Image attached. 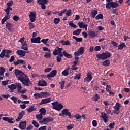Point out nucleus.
Wrapping results in <instances>:
<instances>
[{
    "instance_id": "nucleus-1",
    "label": "nucleus",
    "mask_w": 130,
    "mask_h": 130,
    "mask_svg": "<svg viewBox=\"0 0 130 130\" xmlns=\"http://www.w3.org/2000/svg\"><path fill=\"white\" fill-rule=\"evenodd\" d=\"M14 74L17 77V80H20L22 85L28 87L31 83L29 78L26 75L24 72L19 70V69H15Z\"/></svg>"
},
{
    "instance_id": "nucleus-2",
    "label": "nucleus",
    "mask_w": 130,
    "mask_h": 130,
    "mask_svg": "<svg viewBox=\"0 0 130 130\" xmlns=\"http://www.w3.org/2000/svg\"><path fill=\"white\" fill-rule=\"evenodd\" d=\"M111 54L109 51H106L105 52H102V54H97L96 57L99 60L102 59L103 60L108 59L110 57Z\"/></svg>"
},
{
    "instance_id": "nucleus-3",
    "label": "nucleus",
    "mask_w": 130,
    "mask_h": 130,
    "mask_svg": "<svg viewBox=\"0 0 130 130\" xmlns=\"http://www.w3.org/2000/svg\"><path fill=\"white\" fill-rule=\"evenodd\" d=\"M62 50H63L62 48H60L58 46H57V47H56L55 49L53 52V54L54 55H58V56H61V57H63V55L62 53L61 52V51Z\"/></svg>"
},
{
    "instance_id": "nucleus-4",
    "label": "nucleus",
    "mask_w": 130,
    "mask_h": 130,
    "mask_svg": "<svg viewBox=\"0 0 130 130\" xmlns=\"http://www.w3.org/2000/svg\"><path fill=\"white\" fill-rule=\"evenodd\" d=\"M52 105L53 106V108L57 111H60L64 108V106L61 104H59L57 102L52 103Z\"/></svg>"
},
{
    "instance_id": "nucleus-5",
    "label": "nucleus",
    "mask_w": 130,
    "mask_h": 130,
    "mask_svg": "<svg viewBox=\"0 0 130 130\" xmlns=\"http://www.w3.org/2000/svg\"><path fill=\"white\" fill-rule=\"evenodd\" d=\"M54 118L52 117L44 118L42 120L39 121V123L41 124H47L48 122L53 121Z\"/></svg>"
},
{
    "instance_id": "nucleus-6",
    "label": "nucleus",
    "mask_w": 130,
    "mask_h": 130,
    "mask_svg": "<svg viewBox=\"0 0 130 130\" xmlns=\"http://www.w3.org/2000/svg\"><path fill=\"white\" fill-rule=\"evenodd\" d=\"M85 49H84V47L82 46L80 47L77 51H76L74 52V56H80L83 54L84 52Z\"/></svg>"
},
{
    "instance_id": "nucleus-7",
    "label": "nucleus",
    "mask_w": 130,
    "mask_h": 130,
    "mask_svg": "<svg viewBox=\"0 0 130 130\" xmlns=\"http://www.w3.org/2000/svg\"><path fill=\"white\" fill-rule=\"evenodd\" d=\"M57 73V71L56 70H52V72H50L49 74H47V75H43L45 78H51V77H55Z\"/></svg>"
},
{
    "instance_id": "nucleus-8",
    "label": "nucleus",
    "mask_w": 130,
    "mask_h": 130,
    "mask_svg": "<svg viewBox=\"0 0 130 130\" xmlns=\"http://www.w3.org/2000/svg\"><path fill=\"white\" fill-rule=\"evenodd\" d=\"M29 17L31 22H34L36 21V13L35 11L31 12L29 15Z\"/></svg>"
},
{
    "instance_id": "nucleus-9",
    "label": "nucleus",
    "mask_w": 130,
    "mask_h": 130,
    "mask_svg": "<svg viewBox=\"0 0 130 130\" xmlns=\"http://www.w3.org/2000/svg\"><path fill=\"white\" fill-rule=\"evenodd\" d=\"M88 33L91 38H94L98 37V33L92 29L88 30Z\"/></svg>"
},
{
    "instance_id": "nucleus-10",
    "label": "nucleus",
    "mask_w": 130,
    "mask_h": 130,
    "mask_svg": "<svg viewBox=\"0 0 130 130\" xmlns=\"http://www.w3.org/2000/svg\"><path fill=\"white\" fill-rule=\"evenodd\" d=\"M31 42L32 43H41V37H37L36 38H31Z\"/></svg>"
},
{
    "instance_id": "nucleus-11",
    "label": "nucleus",
    "mask_w": 130,
    "mask_h": 130,
    "mask_svg": "<svg viewBox=\"0 0 130 130\" xmlns=\"http://www.w3.org/2000/svg\"><path fill=\"white\" fill-rule=\"evenodd\" d=\"M27 122L26 121L20 122L19 127L22 129L24 130L26 127Z\"/></svg>"
},
{
    "instance_id": "nucleus-12",
    "label": "nucleus",
    "mask_w": 130,
    "mask_h": 130,
    "mask_svg": "<svg viewBox=\"0 0 130 130\" xmlns=\"http://www.w3.org/2000/svg\"><path fill=\"white\" fill-rule=\"evenodd\" d=\"M3 120L11 124H13L15 122L14 119L12 117L10 119H9L8 117H3Z\"/></svg>"
},
{
    "instance_id": "nucleus-13",
    "label": "nucleus",
    "mask_w": 130,
    "mask_h": 130,
    "mask_svg": "<svg viewBox=\"0 0 130 130\" xmlns=\"http://www.w3.org/2000/svg\"><path fill=\"white\" fill-rule=\"evenodd\" d=\"M25 114V111H22L18 114L17 119H16V122H19L22 119L23 116Z\"/></svg>"
},
{
    "instance_id": "nucleus-14",
    "label": "nucleus",
    "mask_w": 130,
    "mask_h": 130,
    "mask_svg": "<svg viewBox=\"0 0 130 130\" xmlns=\"http://www.w3.org/2000/svg\"><path fill=\"white\" fill-rule=\"evenodd\" d=\"M62 113L63 115L68 116L70 118H71V113L69 112V110L67 109H64L62 111Z\"/></svg>"
},
{
    "instance_id": "nucleus-15",
    "label": "nucleus",
    "mask_w": 130,
    "mask_h": 130,
    "mask_svg": "<svg viewBox=\"0 0 130 130\" xmlns=\"http://www.w3.org/2000/svg\"><path fill=\"white\" fill-rule=\"evenodd\" d=\"M92 79V73L89 72H88L87 73V77H86V78H84V81H87V82H90L91 81Z\"/></svg>"
},
{
    "instance_id": "nucleus-16",
    "label": "nucleus",
    "mask_w": 130,
    "mask_h": 130,
    "mask_svg": "<svg viewBox=\"0 0 130 130\" xmlns=\"http://www.w3.org/2000/svg\"><path fill=\"white\" fill-rule=\"evenodd\" d=\"M51 102V98H47L45 99H42L41 103L39 104L40 105H42L44 104H48Z\"/></svg>"
},
{
    "instance_id": "nucleus-17",
    "label": "nucleus",
    "mask_w": 130,
    "mask_h": 130,
    "mask_svg": "<svg viewBox=\"0 0 130 130\" xmlns=\"http://www.w3.org/2000/svg\"><path fill=\"white\" fill-rule=\"evenodd\" d=\"M16 53L22 57H24L25 56L26 54V51H24L23 50H17L16 51Z\"/></svg>"
},
{
    "instance_id": "nucleus-18",
    "label": "nucleus",
    "mask_w": 130,
    "mask_h": 130,
    "mask_svg": "<svg viewBox=\"0 0 130 130\" xmlns=\"http://www.w3.org/2000/svg\"><path fill=\"white\" fill-rule=\"evenodd\" d=\"M78 62V61H74L72 63L73 65H72V67H70V69L73 70L74 71L77 70L78 69V67H76V66H77Z\"/></svg>"
},
{
    "instance_id": "nucleus-19",
    "label": "nucleus",
    "mask_w": 130,
    "mask_h": 130,
    "mask_svg": "<svg viewBox=\"0 0 130 130\" xmlns=\"http://www.w3.org/2000/svg\"><path fill=\"white\" fill-rule=\"evenodd\" d=\"M102 118L104 120V121L105 123H107L108 122V118H109V117L107 116V115L104 113H102Z\"/></svg>"
},
{
    "instance_id": "nucleus-20",
    "label": "nucleus",
    "mask_w": 130,
    "mask_h": 130,
    "mask_svg": "<svg viewBox=\"0 0 130 130\" xmlns=\"http://www.w3.org/2000/svg\"><path fill=\"white\" fill-rule=\"evenodd\" d=\"M70 66H69L68 68H66L62 72V74L64 76H67L69 74V71L70 70Z\"/></svg>"
},
{
    "instance_id": "nucleus-21",
    "label": "nucleus",
    "mask_w": 130,
    "mask_h": 130,
    "mask_svg": "<svg viewBox=\"0 0 130 130\" xmlns=\"http://www.w3.org/2000/svg\"><path fill=\"white\" fill-rule=\"evenodd\" d=\"M118 50H122L124 48H126V46L125 43L121 42L120 45L118 46Z\"/></svg>"
},
{
    "instance_id": "nucleus-22",
    "label": "nucleus",
    "mask_w": 130,
    "mask_h": 130,
    "mask_svg": "<svg viewBox=\"0 0 130 130\" xmlns=\"http://www.w3.org/2000/svg\"><path fill=\"white\" fill-rule=\"evenodd\" d=\"M38 85L39 86L44 87V86H47V83L45 81V80H44V81H39Z\"/></svg>"
},
{
    "instance_id": "nucleus-23",
    "label": "nucleus",
    "mask_w": 130,
    "mask_h": 130,
    "mask_svg": "<svg viewBox=\"0 0 130 130\" xmlns=\"http://www.w3.org/2000/svg\"><path fill=\"white\" fill-rule=\"evenodd\" d=\"M9 19H10V16H9L8 15H6L1 21L2 24H4V23Z\"/></svg>"
},
{
    "instance_id": "nucleus-24",
    "label": "nucleus",
    "mask_w": 130,
    "mask_h": 130,
    "mask_svg": "<svg viewBox=\"0 0 130 130\" xmlns=\"http://www.w3.org/2000/svg\"><path fill=\"white\" fill-rule=\"evenodd\" d=\"M6 27L9 31H12L13 29L12 28L13 27V25L11 23L8 22L6 25Z\"/></svg>"
},
{
    "instance_id": "nucleus-25",
    "label": "nucleus",
    "mask_w": 130,
    "mask_h": 130,
    "mask_svg": "<svg viewBox=\"0 0 130 130\" xmlns=\"http://www.w3.org/2000/svg\"><path fill=\"white\" fill-rule=\"evenodd\" d=\"M35 106L34 105L31 106L29 108H27L26 110L28 113H31L33 111H36V108H35Z\"/></svg>"
},
{
    "instance_id": "nucleus-26",
    "label": "nucleus",
    "mask_w": 130,
    "mask_h": 130,
    "mask_svg": "<svg viewBox=\"0 0 130 130\" xmlns=\"http://www.w3.org/2000/svg\"><path fill=\"white\" fill-rule=\"evenodd\" d=\"M60 43H62V45H71V42L69 40H66V41H63L61 40L60 42Z\"/></svg>"
},
{
    "instance_id": "nucleus-27",
    "label": "nucleus",
    "mask_w": 130,
    "mask_h": 130,
    "mask_svg": "<svg viewBox=\"0 0 130 130\" xmlns=\"http://www.w3.org/2000/svg\"><path fill=\"white\" fill-rule=\"evenodd\" d=\"M63 55L67 58L71 59L72 58V55H71V54H68V53L67 52L66 50L63 51Z\"/></svg>"
},
{
    "instance_id": "nucleus-28",
    "label": "nucleus",
    "mask_w": 130,
    "mask_h": 130,
    "mask_svg": "<svg viewBox=\"0 0 130 130\" xmlns=\"http://www.w3.org/2000/svg\"><path fill=\"white\" fill-rule=\"evenodd\" d=\"M13 63L15 66H17L19 64H25V63H24V60H17V62H15V61H14Z\"/></svg>"
},
{
    "instance_id": "nucleus-29",
    "label": "nucleus",
    "mask_w": 130,
    "mask_h": 130,
    "mask_svg": "<svg viewBox=\"0 0 130 130\" xmlns=\"http://www.w3.org/2000/svg\"><path fill=\"white\" fill-rule=\"evenodd\" d=\"M119 6V4L116 2H111V7L113 9L116 8Z\"/></svg>"
},
{
    "instance_id": "nucleus-30",
    "label": "nucleus",
    "mask_w": 130,
    "mask_h": 130,
    "mask_svg": "<svg viewBox=\"0 0 130 130\" xmlns=\"http://www.w3.org/2000/svg\"><path fill=\"white\" fill-rule=\"evenodd\" d=\"M121 104H120L119 103H117L116 104L115 106H114L113 108L115 111H118L120 110V108H121Z\"/></svg>"
},
{
    "instance_id": "nucleus-31",
    "label": "nucleus",
    "mask_w": 130,
    "mask_h": 130,
    "mask_svg": "<svg viewBox=\"0 0 130 130\" xmlns=\"http://www.w3.org/2000/svg\"><path fill=\"white\" fill-rule=\"evenodd\" d=\"M81 31H82V29H77V30H76L73 32V35H75V36H78V35H80Z\"/></svg>"
},
{
    "instance_id": "nucleus-32",
    "label": "nucleus",
    "mask_w": 130,
    "mask_h": 130,
    "mask_svg": "<svg viewBox=\"0 0 130 130\" xmlns=\"http://www.w3.org/2000/svg\"><path fill=\"white\" fill-rule=\"evenodd\" d=\"M73 38L77 42H81L83 41V39L81 37H77L75 36L73 37Z\"/></svg>"
},
{
    "instance_id": "nucleus-33",
    "label": "nucleus",
    "mask_w": 130,
    "mask_h": 130,
    "mask_svg": "<svg viewBox=\"0 0 130 130\" xmlns=\"http://www.w3.org/2000/svg\"><path fill=\"white\" fill-rule=\"evenodd\" d=\"M106 90L107 92H108L111 95H114V93L111 92V87L110 85H107V87L106 88Z\"/></svg>"
},
{
    "instance_id": "nucleus-34",
    "label": "nucleus",
    "mask_w": 130,
    "mask_h": 130,
    "mask_svg": "<svg viewBox=\"0 0 130 130\" xmlns=\"http://www.w3.org/2000/svg\"><path fill=\"white\" fill-rule=\"evenodd\" d=\"M98 10H92L91 16L93 18H94V17L96 16V15L98 14Z\"/></svg>"
},
{
    "instance_id": "nucleus-35",
    "label": "nucleus",
    "mask_w": 130,
    "mask_h": 130,
    "mask_svg": "<svg viewBox=\"0 0 130 130\" xmlns=\"http://www.w3.org/2000/svg\"><path fill=\"white\" fill-rule=\"evenodd\" d=\"M41 94L42 98H47L48 97L49 95V93L47 92H41Z\"/></svg>"
},
{
    "instance_id": "nucleus-36",
    "label": "nucleus",
    "mask_w": 130,
    "mask_h": 130,
    "mask_svg": "<svg viewBox=\"0 0 130 130\" xmlns=\"http://www.w3.org/2000/svg\"><path fill=\"white\" fill-rule=\"evenodd\" d=\"M16 88H17V92H19L22 89V86L21 83H16Z\"/></svg>"
},
{
    "instance_id": "nucleus-37",
    "label": "nucleus",
    "mask_w": 130,
    "mask_h": 130,
    "mask_svg": "<svg viewBox=\"0 0 130 130\" xmlns=\"http://www.w3.org/2000/svg\"><path fill=\"white\" fill-rule=\"evenodd\" d=\"M39 112H40V114H41L42 116H44L46 113V110L45 108H41Z\"/></svg>"
},
{
    "instance_id": "nucleus-38",
    "label": "nucleus",
    "mask_w": 130,
    "mask_h": 130,
    "mask_svg": "<svg viewBox=\"0 0 130 130\" xmlns=\"http://www.w3.org/2000/svg\"><path fill=\"white\" fill-rule=\"evenodd\" d=\"M110 62L109 60H105L103 63V66L104 67H108L110 65Z\"/></svg>"
},
{
    "instance_id": "nucleus-39",
    "label": "nucleus",
    "mask_w": 130,
    "mask_h": 130,
    "mask_svg": "<svg viewBox=\"0 0 130 130\" xmlns=\"http://www.w3.org/2000/svg\"><path fill=\"white\" fill-rule=\"evenodd\" d=\"M66 81L65 80H61L60 82H59V84L60 85V88L62 90L64 87Z\"/></svg>"
},
{
    "instance_id": "nucleus-40",
    "label": "nucleus",
    "mask_w": 130,
    "mask_h": 130,
    "mask_svg": "<svg viewBox=\"0 0 130 130\" xmlns=\"http://www.w3.org/2000/svg\"><path fill=\"white\" fill-rule=\"evenodd\" d=\"M8 87L11 90L16 89V84H11V85H8Z\"/></svg>"
},
{
    "instance_id": "nucleus-41",
    "label": "nucleus",
    "mask_w": 130,
    "mask_h": 130,
    "mask_svg": "<svg viewBox=\"0 0 130 130\" xmlns=\"http://www.w3.org/2000/svg\"><path fill=\"white\" fill-rule=\"evenodd\" d=\"M37 2L38 4L42 3L44 4H47L48 2V0H37Z\"/></svg>"
},
{
    "instance_id": "nucleus-42",
    "label": "nucleus",
    "mask_w": 130,
    "mask_h": 130,
    "mask_svg": "<svg viewBox=\"0 0 130 130\" xmlns=\"http://www.w3.org/2000/svg\"><path fill=\"white\" fill-rule=\"evenodd\" d=\"M78 25L80 28H83L84 26L85 25V23L83 22H79Z\"/></svg>"
},
{
    "instance_id": "nucleus-43",
    "label": "nucleus",
    "mask_w": 130,
    "mask_h": 130,
    "mask_svg": "<svg viewBox=\"0 0 130 130\" xmlns=\"http://www.w3.org/2000/svg\"><path fill=\"white\" fill-rule=\"evenodd\" d=\"M5 69L4 67H0V75L4 76V73H5Z\"/></svg>"
},
{
    "instance_id": "nucleus-44",
    "label": "nucleus",
    "mask_w": 130,
    "mask_h": 130,
    "mask_svg": "<svg viewBox=\"0 0 130 130\" xmlns=\"http://www.w3.org/2000/svg\"><path fill=\"white\" fill-rule=\"evenodd\" d=\"M103 18V15L102 14H98L96 17L95 19L96 20H99V19H102Z\"/></svg>"
},
{
    "instance_id": "nucleus-45",
    "label": "nucleus",
    "mask_w": 130,
    "mask_h": 130,
    "mask_svg": "<svg viewBox=\"0 0 130 130\" xmlns=\"http://www.w3.org/2000/svg\"><path fill=\"white\" fill-rule=\"evenodd\" d=\"M6 50H3L0 54V57L3 58L5 56Z\"/></svg>"
},
{
    "instance_id": "nucleus-46",
    "label": "nucleus",
    "mask_w": 130,
    "mask_h": 130,
    "mask_svg": "<svg viewBox=\"0 0 130 130\" xmlns=\"http://www.w3.org/2000/svg\"><path fill=\"white\" fill-rule=\"evenodd\" d=\"M32 124L34 125V126L36 128H38L39 127V124L38 122H37L35 120H33L32 122Z\"/></svg>"
},
{
    "instance_id": "nucleus-47",
    "label": "nucleus",
    "mask_w": 130,
    "mask_h": 130,
    "mask_svg": "<svg viewBox=\"0 0 130 130\" xmlns=\"http://www.w3.org/2000/svg\"><path fill=\"white\" fill-rule=\"evenodd\" d=\"M60 21V19L59 18H55L54 19V23L56 24V25H57L59 23Z\"/></svg>"
},
{
    "instance_id": "nucleus-48",
    "label": "nucleus",
    "mask_w": 130,
    "mask_h": 130,
    "mask_svg": "<svg viewBox=\"0 0 130 130\" xmlns=\"http://www.w3.org/2000/svg\"><path fill=\"white\" fill-rule=\"evenodd\" d=\"M74 127V125L73 124H70L67 126V129L68 130H72Z\"/></svg>"
},
{
    "instance_id": "nucleus-49",
    "label": "nucleus",
    "mask_w": 130,
    "mask_h": 130,
    "mask_svg": "<svg viewBox=\"0 0 130 130\" xmlns=\"http://www.w3.org/2000/svg\"><path fill=\"white\" fill-rule=\"evenodd\" d=\"M44 57L46 58H50L51 57L50 53L46 52L45 55H44Z\"/></svg>"
},
{
    "instance_id": "nucleus-50",
    "label": "nucleus",
    "mask_w": 130,
    "mask_h": 130,
    "mask_svg": "<svg viewBox=\"0 0 130 130\" xmlns=\"http://www.w3.org/2000/svg\"><path fill=\"white\" fill-rule=\"evenodd\" d=\"M21 49L25 51H27L28 50V45L21 46Z\"/></svg>"
},
{
    "instance_id": "nucleus-51",
    "label": "nucleus",
    "mask_w": 130,
    "mask_h": 130,
    "mask_svg": "<svg viewBox=\"0 0 130 130\" xmlns=\"http://www.w3.org/2000/svg\"><path fill=\"white\" fill-rule=\"evenodd\" d=\"M13 5V1H9L7 4V5L8 6H7L8 8H9L10 6H12Z\"/></svg>"
},
{
    "instance_id": "nucleus-52",
    "label": "nucleus",
    "mask_w": 130,
    "mask_h": 130,
    "mask_svg": "<svg viewBox=\"0 0 130 130\" xmlns=\"http://www.w3.org/2000/svg\"><path fill=\"white\" fill-rule=\"evenodd\" d=\"M34 95L35 96V99H38L39 98H42L41 93H35Z\"/></svg>"
},
{
    "instance_id": "nucleus-53",
    "label": "nucleus",
    "mask_w": 130,
    "mask_h": 130,
    "mask_svg": "<svg viewBox=\"0 0 130 130\" xmlns=\"http://www.w3.org/2000/svg\"><path fill=\"white\" fill-rule=\"evenodd\" d=\"M71 14H72V10H71V9H69V10H68L67 11L66 15H67L68 17H70V16H71Z\"/></svg>"
},
{
    "instance_id": "nucleus-54",
    "label": "nucleus",
    "mask_w": 130,
    "mask_h": 130,
    "mask_svg": "<svg viewBox=\"0 0 130 130\" xmlns=\"http://www.w3.org/2000/svg\"><path fill=\"white\" fill-rule=\"evenodd\" d=\"M48 41H49L48 38L42 39V40L41 41V42H42L43 43H44L45 44H46Z\"/></svg>"
},
{
    "instance_id": "nucleus-55",
    "label": "nucleus",
    "mask_w": 130,
    "mask_h": 130,
    "mask_svg": "<svg viewBox=\"0 0 130 130\" xmlns=\"http://www.w3.org/2000/svg\"><path fill=\"white\" fill-rule=\"evenodd\" d=\"M10 99L12 100L15 104H16L17 101L18 100V98L14 96L11 97Z\"/></svg>"
},
{
    "instance_id": "nucleus-56",
    "label": "nucleus",
    "mask_w": 130,
    "mask_h": 130,
    "mask_svg": "<svg viewBox=\"0 0 130 130\" xmlns=\"http://www.w3.org/2000/svg\"><path fill=\"white\" fill-rule=\"evenodd\" d=\"M13 20L16 22L20 20L19 17L16 15L14 16L13 17Z\"/></svg>"
},
{
    "instance_id": "nucleus-57",
    "label": "nucleus",
    "mask_w": 130,
    "mask_h": 130,
    "mask_svg": "<svg viewBox=\"0 0 130 130\" xmlns=\"http://www.w3.org/2000/svg\"><path fill=\"white\" fill-rule=\"evenodd\" d=\"M111 44L113 45V46L115 47H118V43H117L115 41H111Z\"/></svg>"
},
{
    "instance_id": "nucleus-58",
    "label": "nucleus",
    "mask_w": 130,
    "mask_h": 130,
    "mask_svg": "<svg viewBox=\"0 0 130 130\" xmlns=\"http://www.w3.org/2000/svg\"><path fill=\"white\" fill-rule=\"evenodd\" d=\"M36 116L37 119H38L39 120H41L43 118V115H41V114H38Z\"/></svg>"
},
{
    "instance_id": "nucleus-59",
    "label": "nucleus",
    "mask_w": 130,
    "mask_h": 130,
    "mask_svg": "<svg viewBox=\"0 0 130 130\" xmlns=\"http://www.w3.org/2000/svg\"><path fill=\"white\" fill-rule=\"evenodd\" d=\"M99 99V95L98 94H96L94 97H93V100L95 102H97L98 101V100Z\"/></svg>"
},
{
    "instance_id": "nucleus-60",
    "label": "nucleus",
    "mask_w": 130,
    "mask_h": 130,
    "mask_svg": "<svg viewBox=\"0 0 130 130\" xmlns=\"http://www.w3.org/2000/svg\"><path fill=\"white\" fill-rule=\"evenodd\" d=\"M62 57L60 56H56V60L58 62H60L62 61Z\"/></svg>"
},
{
    "instance_id": "nucleus-61",
    "label": "nucleus",
    "mask_w": 130,
    "mask_h": 130,
    "mask_svg": "<svg viewBox=\"0 0 130 130\" xmlns=\"http://www.w3.org/2000/svg\"><path fill=\"white\" fill-rule=\"evenodd\" d=\"M80 78H81V73H78V74H77L76 76H75L74 79H77L78 80H80Z\"/></svg>"
},
{
    "instance_id": "nucleus-62",
    "label": "nucleus",
    "mask_w": 130,
    "mask_h": 130,
    "mask_svg": "<svg viewBox=\"0 0 130 130\" xmlns=\"http://www.w3.org/2000/svg\"><path fill=\"white\" fill-rule=\"evenodd\" d=\"M115 124L114 122H113V123H111L109 126V127L110 128V129H113L114 128V126H115Z\"/></svg>"
},
{
    "instance_id": "nucleus-63",
    "label": "nucleus",
    "mask_w": 130,
    "mask_h": 130,
    "mask_svg": "<svg viewBox=\"0 0 130 130\" xmlns=\"http://www.w3.org/2000/svg\"><path fill=\"white\" fill-rule=\"evenodd\" d=\"M74 117H75L77 120L80 119L82 118L81 116H80L79 114L75 115Z\"/></svg>"
},
{
    "instance_id": "nucleus-64",
    "label": "nucleus",
    "mask_w": 130,
    "mask_h": 130,
    "mask_svg": "<svg viewBox=\"0 0 130 130\" xmlns=\"http://www.w3.org/2000/svg\"><path fill=\"white\" fill-rule=\"evenodd\" d=\"M92 125L95 127L98 126V122L96 120H93L92 121Z\"/></svg>"
}]
</instances>
